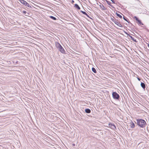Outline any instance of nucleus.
Returning a JSON list of instances; mask_svg holds the SVG:
<instances>
[{"label": "nucleus", "mask_w": 149, "mask_h": 149, "mask_svg": "<svg viewBox=\"0 0 149 149\" xmlns=\"http://www.w3.org/2000/svg\"><path fill=\"white\" fill-rule=\"evenodd\" d=\"M85 111L87 113H90L91 112V110L89 109H86Z\"/></svg>", "instance_id": "13"}, {"label": "nucleus", "mask_w": 149, "mask_h": 149, "mask_svg": "<svg viewBox=\"0 0 149 149\" xmlns=\"http://www.w3.org/2000/svg\"><path fill=\"white\" fill-rule=\"evenodd\" d=\"M111 19L112 20V22H114H114H115V21H116V20H115L114 19L112 18L111 17Z\"/></svg>", "instance_id": "22"}, {"label": "nucleus", "mask_w": 149, "mask_h": 149, "mask_svg": "<svg viewBox=\"0 0 149 149\" xmlns=\"http://www.w3.org/2000/svg\"><path fill=\"white\" fill-rule=\"evenodd\" d=\"M106 1L108 4L110 5V6H111V7H112L113 8H114V7L111 5L110 2L109 1H107V0H106Z\"/></svg>", "instance_id": "17"}, {"label": "nucleus", "mask_w": 149, "mask_h": 149, "mask_svg": "<svg viewBox=\"0 0 149 149\" xmlns=\"http://www.w3.org/2000/svg\"><path fill=\"white\" fill-rule=\"evenodd\" d=\"M49 17L51 19L54 20H56V18L53 16H49Z\"/></svg>", "instance_id": "19"}, {"label": "nucleus", "mask_w": 149, "mask_h": 149, "mask_svg": "<svg viewBox=\"0 0 149 149\" xmlns=\"http://www.w3.org/2000/svg\"><path fill=\"white\" fill-rule=\"evenodd\" d=\"M92 71H93V72L94 73H96V72H97L95 68H92Z\"/></svg>", "instance_id": "21"}, {"label": "nucleus", "mask_w": 149, "mask_h": 149, "mask_svg": "<svg viewBox=\"0 0 149 149\" xmlns=\"http://www.w3.org/2000/svg\"><path fill=\"white\" fill-rule=\"evenodd\" d=\"M130 127L131 128H133L135 126L134 124L132 122L130 123Z\"/></svg>", "instance_id": "14"}, {"label": "nucleus", "mask_w": 149, "mask_h": 149, "mask_svg": "<svg viewBox=\"0 0 149 149\" xmlns=\"http://www.w3.org/2000/svg\"><path fill=\"white\" fill-rule=\"evenodd\" d=\"M114 23L118 26L121 27H123V25L120 24V22L116 21L114 22Z\"/></svg>", "instance_id": "7"}, {"label": "nucleus", "mask_w": 149, "mask_h": 149, "mask_svg": "<svg viewBox=\"0 0 149 149\" xmlns=\"http://www.w3.org/2000/svg\"><path fill=\"white\" fill-rule=\"evenodd\" d=\"M136 121L137 125L140 127L143 128L145 127L146 123L144 120L142 119H139L137 120Z\"/></svg>", "instance_id": "1"}, {"label": "nucleus", "mask_w": 149, "mask_h": 149, "mask_svg": "<svg viewBox=\"0 0 149 149\" xmlns=\"http://www.w3.org/2000/svg\"><path fill=\"white\" fill-rule=\"evenodd\" d=\"M59 49H58L60 50V51L62 53H65V51L63 47H58Z\"/></svg>", "instance_id": "6"}, {"label": "nucleus", "mask_w": 149, "mask_h": 149, "mask_svg": "<svg viewBox=\"0 0 149 149\" xmlns=\"http://www.w3.org/2000/svg\"><path fill=\"white\" fill-rule=\"evenodd\" d=\"M126 34H127V36H129V37H130V39L131 40H132L133 41L135 42H136V39L134 38L132 36L130 35L129 34H127V33H125Z\"/></svg>", "instance_id": "5"}, {"label": "nucleus", "mask_w": 149, "mask_h": 149, "mask_svg": "<svg viewBox=\"0 0 149 149\" xmlns=\"http://www.w3.org/2000/svg\"><path fill=\"white\" fill-rule=\"evenodd\" d=\"M55 47H62L60 44L58 42H55Z\"/></svg>", "instance_id": "10"}, {"label": "nucleus", "mask_w": 149, "mask_h": 149, "mask_svg": "<svg viewBox=\"0 0 149 149\" xmlns=\"http://www.w3.org/2000/svg\"><path fill=\"white\" fill-rule=\"evenodd\" d=\"M109 126L112 129H114L116 128V126L113 124L110 123L109 124Z\"/></svg>", "instance_id": "8"}, {"label": "nucleus", "mask_w": 149, "mask_h": 149, "mask_svg": "<svg viewBox=\"0 0 149 149\" xmlns=\"http://www.w3.org/2000/svg\"><path fill=\"white\" fill-rule=\"evenodd\" d=\"M137 79H138V80L139 81H140V80H141V79H140V78H139V77H137Z\"/></svg>", "instance_id": "24"}, {"label": "nucleus", "mask_w": 149, "mask_h": 149, "mask_svg": "<svg viewBox=\"0 0 149 149\" xmlns=\"http://www.w3.org/2000/svg\"><path fill=\"white\" fill-rule=\"evenodd\" d=\"M112 96L114 99L118 100L120 97L119 95L116 92H113L112 93Z\"/></svg>", "instance_id": "3"}, {"label": "nucleus", "mask_w": 149, "mask_h": 149, "mask_svg": "<svg viewBox=\"0 0 149 149\" xmlns=\"http://www.w3.org/2000/svg\"><path fill=\"white\" fill-rule=\"evenodd\" d=\"M145 49H146V48L145 47H144Z\"/></svg>", "instance_id": "28"}, {"label": "nucleus", "mask_w": 149, "mask_h": 149, "mask_svg": "<svg viewBox=\"0 0 149 149\" xmlns=\"http://www.w3.org/2000/svg\"><path fill=\"white\" fill-rule=\"evenodd\" d=\"M100 6L102 10H105L107 9L106 8H105L104 6L102 4H100Z\"/></svg>", "instance_id": "15"}, {"label": "nucleus", "mask_w": 149, "mask_h": 149, "mask_svg": "<svg viewBox=\"0 0 149 149\" xmlns=\"http://www.w3.org/2000/svg\"><path fill=\"white\" fill-rule=\"evenodd\" d=\"M22 13L24 14H25V15L27 16H28L29 14L30 13H29L27 12L26 11L24 10L22 11Z\"/></svg>", "instance_id": "11"}, {"label": "nucleus", "mask_w": 149, "mask_h": 149, "mask_svg": "<svg viewBox=\"0 0 149 149\" xmlns=\"http://www.w3.org/2000/svg\"><path fill=\"white\" fill-rule=\"evenodd\" d=\"M81 12L83 14L86 15L88 17H89L88 16V15L85 12L81 10Z\"/></svg>", "instance_id": "18"}, {"label": "nucleus", "mask_w": 149, "mask_h": 149, "mask_svg": "<svg viewBox=\"0 0 149 149\" xmlns=\"http://www.w3.org/2000/svg\"><path fill=\"white\" fill-rule=\"evenodd\" d=\"M113 3H115V2L114 0H110Z\"/></svg>", "instance_id": "23"}, {"label": "nucleus", "mask_w": 149, "mask_h": 149, "mask_svg": "<svg viewBox=\"0 0 149 149\" xmlns=\"http://www.w3.org/2000/svg\"><path fill=\"white\" fill-rule=\"evenodd\" d=\"M116 15H117V16L118 17H119L120 18H122V16L120 15V14L117 13H116Z\"/></svg>", "instance_id": "20"}, {"label": "nucleus", "mask_w": 149, "mask_h": 149, "mask_svg": "<svg viewBox=\"0 0 149 149\" xmlns=\"http://www.w3.org/2000/svg\"><path fill=\"white\" fill-rule=\"evenodd\" d=\"M123 19L125 20V21H126L128 23H130V22L129 21H128L129 20L127 19V17H126L124 15H123Z\"/></svg>", "instance_id": "12"}, {"label": "nucleus", "mask_w": 149, "mask_h": 149, "mask_svg": "<svg viewBox=\"0 0 149 149\" xmlns=\"http://www.w3.org/2000/svg\"><path fill=\"white\" fill-rule=\"evenodd\" d=\"M74 6L76 8H77L78 10H80V7H79V5L77 4H75Z\"/></svg>", "instance_id": "16"}, {"label": "nucleus", "mask_w": 149, "mask_h": 149, "mask_svg": "<svg viewBox=\"0 0 149 149\" xmlns=\"http://www.w3.org/2000/svg\"><path fill=\"white\" fill-rule=\"evenodd\" d=\"M148 47H149V44L148 45Z\"/></svg>", "instance_id": "27"}, {"label": "nucleus", "mask_w": 149, "mask_h": 149, "mask_svg": "<svg viewBox=\"0 0 149 149\" xmlns=\"http://www.w3.org/2000/svg\"><path fill=\"white\" fill-rule=\"evenodd\" d=\"M19 1L23 5L26 6H27L29 8H31V6L29 5V3L25 1L24 0H19Z\"/></svg>", "instance_id": "2"}, {"label": "nucleus", "mask_w": 149, "mask_h": 149, "mask_svg": "<svg viewBox=\"0 0 149 149\" xmlns=\"http://www.w3.org/2000/svg\"><path fill=\"white\" fill-rule=\"evenodd\" d=\"M74 1L73 0L72 1V3H74Z\"/></svg>", "instance_id": "26"}, {"label": "nucleus", "mask_w": 149, "mask_h": 149, "mask_svg": "<svg viewBox=\"0 0 149 149\" xmlns=\"http://www.w3.org/2000/svg\"><path fill=\"white\" fill-rule=\"evenodd\" d=\"M146 49H147L148 50H149V47H148V48H147V47H146Z\"/></svg>", "instance_id": "25"}, {"label": "nucleus", "mask_w": 149, "mask_h": 149, "mask_svg": "<svg viewBox=\"0 0 149 149\" xmlns=\"http://www.w3.org/2000/svg\"><path fill=\"white\" fill-rule=\"evenodd\" d=\"M134 18L137 21V22L140 25H143V24L142 23L141 21L139 19V18L136 16H134Z\"/></svg>", "instance_id": "4"}, {"label": "nucleus", "mask_w": 149, "mask_h": 149, "mask_svg": "<svg viewBox=\"0 0 149 149\" xmlns=\"http://www.w3.org/2000/svg\"><path fill=\"white\" fill-rule=\"evenodd\" d=\"M141 87L144 89L146 88V86L145 84L143 82H141Z\"/></svg>", "instance_id": "9"}]
</instances>
